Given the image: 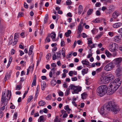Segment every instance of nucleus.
<instances>
[{
    "mask_svg": "<svg viewBox=\"0 0 122 122\" xmlns=\"http://www.w3.org/2000/svg\"><path fill=\"white\" fill-rule=\"evenodd\" d=\"M77 30L78 31V34H79L80 33V34L81 33V32L82 31V30L81 29V25H79L78 26Z\"/></svg>",
    "mask_w": 122,
    "mask_h": 122,
    "instance_id": "nucleus-25",
    "label": "nucleus"
},
{
    "mask_svg": "<svg viewBox=\"0 0 122 122\" xmlns=\"http://www.w3.org/2000/svg\"><path fill=\"white\" fill-rule=\"evenodd\" d=\"M107 76L110 82L114 79V76L112 74L107 75Z\"/></svg>",
    "mask_w": 122,
    "mask_h": 122,
    "instance_id": "nucleus-17",
    "label": "nucleus"
},
{
    "mask_svg": "<svg viewBox=\"0 0 122 122\" xmlns=\"http://www.w3.org/2000/svg\"><path fill=\"white\" fill-rule=\"evenodd\" d=\"M50 36L53 41H54L55 40L56 37V34L54 32H52Z\"/></svg>",
    "mask_w": 122,
    "mask_h": 122,
    "instance_id": "nucleus-16",
    "label": "nucleus"
},
{
    "mask_svg": "<svg viewBox=\"0 0 122 122\" xmlns=\"http://www.w3.org/2000/svg\"><path fill=\"white\" fill-rule=\"evenodd\" d=\"M104 106L102 107L100 110V112L102 115L106 113L107 111H112L114 114H117L120 110L119 107L116 105L113 101L109 102Z\"/></svg>",
    "mask_w": 122,
    "mask_h": 122,
    "instance_id": "nucleus-1",
    "label": "nucleus"
},
{
    "mask_svg": "<svg viewBox=\"0 0 122 122\" xmlns=\"http://www.w3.org/2000/svg\"><path fill=\"white\" fill-rule=\"evenodd\" d=\"M107 86L105 85H101L99 86L97 89L96 93L98 96L102 97L107 92Z\"/></svg>",
    "mask_w": 122,
    "mask_h": 122,
    "instance_id": "nucleus-3",
    "label": "nucleus"
},
{
    "mask_svg": "<svg viewBox=\"0 0 122 122\" xmlns=\"http://www.w3.org/2000/svg\"><path fill=\"white\" fill-rule=\"evenodd\" d=\"M101 4L100 2H97L95 4L96 7H99L101 5Z\"/></svg>",
    "mask_w": 122,
    "mask_h": 122,
    "instance_id": "nucleus-50",
    "label": "nucleus"
},
{
    "mask_svg": "<svg viewBox=\"0 0 122 122\" xmlns=\"http://www.w3.org/2000/svg\"><path fill=\"white\" fill-rule=\"evenodd\" d=\"M72 3V2L70 0H68L66 2V4L67 5H70Z\"/></svg>",
    "mask_w": 122,
    "mask_h": 122,
    "instance_id": "nucleus-36",
    "label": "nucleus"
},
{
    "mask_svg": "<svg viewBox=\"0 0 122 122\" xmlns=\"http://www.w3.org/2000/svg\"><path fill=\"white\" fill-rule=\"evenodd\" d=\"M91 38H88L87 39V40H88V44L89 45L90 44H92L93 43L92 41L91 40H88L90 39H91Z\"/></svg>",
    "mask_w": 122,
    "mask_h": 122,
    "instance_id": "nucleus-54",
    "label": "nucleus"
},
{
    "mask_svg": "<svg viewBox=\"0 0 122 122\" xmlns=\"http://www.w3.org/2000/svg\"><path fill=\"white\" fill-rule=\"evenodd\" d=\"M96 14L97 16H99L100 15L101 13L99 10H97L96 12Z\"/></svg>",
    "mask_w": 122,
    "mask_h": 122,
    "instance_id": "nucleus-43",
    "label": "nucleus"
},
{
    "mask_svg": "<svg viewBox=\"0 0 122 122\" xmlns=\"http://www.w3.org/2000/svg\"><path fill=\"white\" fill-rule=\"evenodd\" d=\"M33 97L32 96H29L27 100V102H30V101L32 99Z\"/></svg>",
    "mask_w": 122,
    "mask_h": 122,
    "instance_id": "nucleus-41",
    "label": "nucleus"
},
{
    "mask_svg": "<svg viewBox=\"0 0 122 122\" xmlns=\"http://www.w3.org/2000/svg\"><path fill=\"white\" fill-rule=\"evenodd\" d=\"M20 87V85H17L15 88L16 90H20L21 88Z\"/></svg>",
    "mask_w": 122,
    "mask_h": 122,
    "instance_id": "nucleus-40",
    "label": "nucleus"
},
{
    "mask_svg": "<svg viewBox=\"0 0 122 122\" xmlns=\"http://www.w3.org/2000/svg\"><path fill=\"white\" fill-rule=\"evenodd\" d=\"M24 7L27 9L28 8V5L26 4V3L24 2Z\"/></svg>",
    "mask_w": 122,
    "mask_h": 122,
    "instance_id": "nucleus-49",
    "label": "nucleus"
},
{
    "mask_svg": "<svg viewBox=\"0 0 122 122\" xmlns=\"http://www.w3.org/2000/svg\"><path fill=\"white\" fill-rule=\"evenodd\" d=\"M122 39V35H119L118 36H115L114 38V40L116 42H118L120 40Z\"/></svg>",
    "mask_w": 122,
    "mask_h": 122,
    "instance_id": "nucleus-11",
    "label": "nucleus"
},
{
    "mask_svg": "<svg viewBox=\"0 0 122 122\" xmlns=\"http://www.w3.org/2000/svg\"><path fill=\"white\" fill-rule=\"evenodd\" d=\"M104 78L105 81L106 83H108V82H110V80H109V79H108V78L107 76H105Z\"/></svg>",
    "mask_w": 122,
    "mask_h": 122,
    "instance_id": "nucleus-29",
    "label": "nucleus"
},
{
    "mask_svg": "<svg viewBox=\"0 0 122 122\" xmlns=\"http://www.w3.org/2000/svg\"><path fill=\"white\" fill-rule=\"evenodd\" d=\"M31 66H30L29 67L28 69H27V73L26 74L27 75H28V74H29L30 69V68H31Z\"/></svg>",
    "mask_w": 122,
    "mask_h": 122,
    "instance_id": "nucleus-56",
    "label": "nucleus"
},
{
    "mask_svg": "<svg viewBox=\"0 0 122 122\" xmlns=\"http://www.w3.org/2000/svg\"><path fill=\"white\" fill-rule=\"evenodd\" d=\"M117 45L115 43L111 44L108 46L109 50L112 52H114L117 50L116 48Z\"/></svg>",
    "mask_w": 122,
    "mask_h": 122,
    "instance_id": "nucleus-5",
    "label": "nucleus"
},
{
    "mask_svg": "<svg viewBox=\"0 0 122 122\" xmlns=\"http://www.w3.org/2000/svg\"><path fill=\"white\" fill-rule=\"evenodd\" d=\"M10 105H11L10 107V108L12 109H14L15 108V106L12 103H10Z\"/></svg>",
    "mask_w": 122,
    "mask_h": 122,
    "instance_id": "nucleus-39",
    "label": "nucleus"
},
{
    "mask_svg": "<svg viewBox=\"0 0 122 122\" xmlns=\"http://www.w3.org/2000/svg\"><path fill=\"white\" fill-rule=\"evenodd\" d=\"M65 45L64 42L63 41H61V46H64Z\"/></svg>",
    "mask_w": 122,
    "mask_h": 122,
    "instance_id": "nucleus-53",
    "label": "nucleus"
},
{
    "mask_svg": "<svg viewBox=\"0 0 122 122\" xmlns=\"http://www.w3.org/2000/svg\"><path fill=\"white\" fill-rule=\"evenodd\" d=\"M41 89L42 90H44L46 87V83L45 82L43 81L41 84Z\"/></svg>",
    "mask_w": 122,
    "mask_h": 122,
    "instance_id": "nucleus-21",
    "label": "nucleus"
},
{
    "mask_svg": "<svg viewBox=\"0 0 122 122\" xmlns=\"http://www.w3.org/2000/svg\"><path fill=\"white\" fill-rule=\"evenodd\" d=\"M96 30H97V29H96L95 28H93V29L92 30L91 32L93 34H95Z\"/></svg>",
    "mask_w": 122,
    "mask_h": 122,
    "instance_id": "nucleus-42",
    "label": "nucleus"
},
{
    "mask_svg": "<svg viewBox=\"0 0 122 122\" xmlns=\"http://www.w3.org/2000/svg\"><path fill=\"white\" fill-rule=\"evenodd\" d=\"M24 14L23 13L20 12H19L18 16V18L21 17Z\"/></svg>",
    "mask_w": 122,
    "mask_h": 122,
    "instance_id": "nucleus-38",
    "label": "nucleus"
},
{
    "mask_svg": "<svg viewBox=\"0 0 122 122\" xmlns=\"http://www.w3.org/2000/svg\"><path fill=\"white\" fill-rule=\"evenodd\" d=\"M122 61V58H117L115 59L114 60V64L117 67H120L121 63Z\"/></svg>",
    "mask_w": 122,
    "mask_h": 122,
    "instance_id": "nucleus-7",
    "label": "nucleus"
},
{
    "mask_svg": "<svg viewBox=\"0 0 122 122\" xmlns=\"http://www.w3.org/2000/svg\"><path fill=\"white\" fill-rule=\"evenodd\" d=\"M105 52L107 57H111L112 54L111 53L107 50H105Z\"/></svg>",
    "mask_w": 122,
    "mask_h": 122,
    "instance_id": "nucleus-23",
    "label": "nucleus"
},
{
    "mask_svg": "<svg viewBox=\"0 0 122 122\" xmlns=\"http://www.w3.org/2000/svg\"><path fill=\"white\" fill-rule=\"evenodd\" d=\"M74 91V94H78L81 90V87L79 86H76Z\"/></svg>",
    "mask_w": 122,
    "mask_h": 122,
    "instance_id": "nucleus-8",
    "label": "nucleus"
},
{
    "mask_svg": "<svg viewBox=\"0 0 122 122\" xmlns=\"http://www.w3.org/2000/svg\"><path fill=\"white\" fill-rule=\"evenodd\" d=\"M93 11V10L92 9H89L87 12V14L88 15H91L92 14Z\"/></svg>",
    "mask_w": 122,
    "mask_h": 122,
    "instance_id": "nucleus-27",
    "label": "nucleus"
},
{
    "mask_svg": "<svg viewBox=\"0 0 122 122\" xmlns=\"http://www.w3.org/2000/svg\"><path fill=\"white\" fill-rule=\"evenodd\" d=\"M122 25V23L121 22H117L114 24L113 27L115 28H117L120 27Z\"/></svg>",
    "mask_w": 122,
    "mask_h": 122,
    "instance_id": "nucleus-12",
    "label": "nucleus"
},
{
    "mask_svg": "<svg viewBox=\"0 0 122 122\" xmlns=\"http://www.w3.org/2000/svg\"><path fill=\"white\" fill-rule=\"evenodd\" d=\"M68 114L66 113H64L62 116V118H65L67 116Z\"/></svg>",
    "mask_w": 122,
    "mask_h": 122,
    "instance_id": "nucleus-57",
    "label": "nucleus"
},
{
    "mask_svg": "<svg viewBox=\"0 0 122 122\" xmlns=\"http://www.w3.org/2000/svg\"><path fill=\"white\" fill-rule=\"evenodd\" d=\"M54 53V54L53 56L52 57V59L53 60H55L56 59H57V56H56L55 54V52H53Z\"/></svg>",
    "mask_w": 122,
    "mask_h": 122,
    "instance_id": "nucleus-37",
    "label": "nucleus"
},
{
    "mask_svg": "<svg viewBox=\"0 0 122 122\" xmlns=\"http://www.w3.org/2000/svg\"><path fill=\"white\" fill-rule=\"evenodd\" d=\"M51 95L49 94L46 97V99L47 100H49L51 99Z\"/></svg>",
    "mask_w": 122,
    "mask_h": 122,
    "instance_id": "nucleus-32",
    "label": "nucleus"
},
{
    "mask_svg": "<svg viewBox=\"0 0 122 122\" xmlns=\"http://www.w3.org/2000/svg\"><path fill=\"white\" fill-rule=\"evenodd\" d=\"M81 63L83 65H86L87 67H88L89 65V62L86 60L82 61H81Z\"/></svg>",
    "mask_w": 122,
    "mask_h": 122,
    "instance_id": "nucleus-20",
    "label": "nucleus"
},
{
    "mask_svg": "<svg viewBox=\"0 0 122 122\" xmlns=\"http://www.w3.org/2000/svg\"><path fill=\"white\" fill-rule=\"evenodd\" d=\"M73 72L72 71H70L69 72V74L70 76H72L73 75Z\"/></svg>",
    "mask_w": 122,
    "mask_h": 122,
    "instance_id": "nucleus-58",
    "label": "nucleus"
},
{
    "mask_svg": "<svg viewBox=\"0 0 122 122\" xmlns=\"http://www.w3.org/2000/svg\"><path fill=\"white\" fill-rule=\"evenodd\" d=\"M75 25V23H71L70 24V27L71 28H72Z\"/></svg>",
    "mask_w": 122,
    "mask_h": 122,
    "instance_id": "nucleus-48",
    "label": "nucleus"
},
{
    "mask_svg": "<svg viewBox=\"0 0 122 122\" xmlns=\"http://www.w3.org/2000/svg\"><path fill=\"white\" fill-rule=\"evenodd\" d=\"M64 109L66 110L68 112V111H70L71 110V109L69 108L68 105L66 106L65 107Z\"/></svg>",
    "mask_w": 122,
    "mask_h": 122,
    "instance_id": "nucleus-34",
    "label": "nucleus"
},
{
    "mask_svg": "<svg viewBox=\"0 0 122 122\" xmlns=\"http://www.w3.org/2000/svg\"><path fill=\"white\" fill-rule=\"evenodd\" d=\"M64 83L63 84V86L64 88H67L68 87L67 85L66 84V82H64Z\"/></svg>",
    "mask_w": 122,
    "mask_h": 122,
    "instance_id": "nucleus-44",
    "label": "nucleus"
},
{
    "mask_svg": "<svg viewBox=\"0 0 122 122\" xmlns=\"http://www.w3.org/2000/svg\"><path fill=\"white\" fill-rule=\"evenodd\" d=\"M119 121L117 119H114L112 122H119Z\"/></svg>",
    "mask_w": 122,
    "mask_h": 122,
    "instance_id": "nucleus-64",
    "label": "nucleus"
},
{
    "mask_svg": "<svg viewBox=\"0 0 122 122\" xmlns=\"http://www.w3.org/2000/svg\"><path fill=\"white\" fill-rule=\"evenodd\" d=\"M99 83L100 84H106L104 78L102 77L99 80Z\"/></svg>",
    "mask_w": 122,
    "mask_h": 122,
    "instance_id": "nucleus-15",
    "label": "nucleus"
},
{
    "mask_svg": "<svg viewBox=\"0 0 122 122\" xmlns=\"http://www.w3.org/2000/svg\"><path fill=\"white\" fill-rule=\"evenodd\" d=\"M19 51L20 52V56H22L24 54V53L22 51L20 50Z\"/></svg>",
    "mask_w": 122,
    "mask_h": 122,
    "instance_id": "nucleus-59",
    "label": "nucleus"
},
{
    "mask_svg": "<svg viewBox=\"0 0 122 122\" xmlns=\"http://www.w3.org/2000/svg\"><path fill=\"white\" fill-rule=\"evenodd\" d=\"M82 68V66H80L78 67H77V69L78 70H80Z\"/></svg>",
    "mask_w": 122,
    "mask_h": 122,
    "instance_id": "nucleus-62",
    "label": "nucleus"
},
{
    "mask_svg": "<svg viewBox=\"0 0 122 122\" xmlns=\"http://www.w3.org/2000/svg\"><path fill=\"white\" fill-rule=\"evenodd\" d=\"M121 83V81L119 78L115 79L110 84V86L111 89L108 90L107 92V94L111 95L113 93L118 89Z\"/></svg>",
    "mask_w": 122,
    "mask_h": 122,
    "instance_id": "nucleus-2",
    "label": "nucleus"
},
{
    "mask_svg": "<svg viewBox=\"0 0 122 122\" xmlns=\"http://www.w3.org/2000/svg\"><path fill=\"white\" fill-rule=\"evenodd\" d=\"M119 15V13L115 11L112 14V17L114 19H116Z\"/></svg>",
    "mask_w": 122,
    "mask_h": 122,
    "instance_id": "nucleus-18",
    "label": "nucleus"
},
{
    "mask_svg": "<svg viewBox=\"0 0 122 122\" xmlns=\"http://www.w3.org/2000/svg\"><path fill=\"white\" fill-rule=\"evenodd\" d=\"M55 71H51L50 72H49V76L50 77H51L52 76V75L53 74V79H55V77H56V76H55Z\"/></svg>",
    "mask_w": 122,
    "mask_h": 122,
    "instance_id": "nucleus-13",
    "label": "nucleus"
},
{
    "mask_svg": "<svg viewBox=\"0 0 122 122\" xmlns=\"http://www.w3.org/2000/svg\"><path fill=\"white\" fill-rule=\"evenodd\" d=\"M70 90L69 88H67L65 93V95L66 96H67L69 94H70Z\"/></svg>",
    "mask_w": 122,
    "mask_h": 122,
    "instance_id": "nucleus-22",
    "label": "nucleus"
},
{
    "mask_svg": "<svg viewBox=\"0 0 122 122\" xmlns=\"http://www.w3.org/2000/svg\"><path fill=\"white\" fill-rule=\"evenodd\" d=\"M86 94L85 93H83L81 94V98L84 99L86 98Z\"/></svg>",
    "mask_w": 122,
    "mask_h": 122,
    "instance_id": "nucleus-35",
    "label": "nucleus"
},
{
    "mask_svg": "<svg viewBox=\"0 0 122 122\" xmlns=\"http://www.w3.org/2000/svg\"><path fill=\"white\" fill-rule=\"evenodd\" d=\"M61 51L60 50L58 52L56 53V54H57V59H59L61 58Z\"/></svg>",
    "mask_w": 122,
    "mask_h": 122,
    "instance_id": "nucleus-26",
    "label": "nucleus"
},
{
    "mask_svg": "<svg viewBox=\"0 0 122 122\" xmlns=\"http://www.w3.org/2000/svg\"><path fill=\"white\" fill-rule=\"evenodd\" d=\"M44 119V117L43 116H41L38 120V122H43Z\"/></svg>",
    "mask_w": 122,
    "mask_h": 122,
    "instance_id": "nucleus-24",
    "label": "nucleus"
},
{
    "mask_svg": "<svg viewBox=\"0 0 122 122\" xmlns=\"http://www.w3.org/2000/svg\"><path fill=\"white\" fill-rule=\"evenodd\" d=\"M6 93V91H5L4 92V93H3V92L2 95L1 99V102H2L1 104H2L4 103V102H8V101H9L11 98V97L12 95L11 92V91H10V95L8 99L7 98L6 96L5 95Z\"/></svg>",
    "mask_w": 122,
    "mask_h": 122,
    "instance_id": "nucleus-4",
    "label": "nucleus"
},
{
    "mask_svg": "<svg viewBox=\"0 0 122 122\" xmlns=\"http://www.w3.org/2000/svg\"><path fill=\"white\" fill-rule=\"evenodd\" d=\"M114 67L113 64L112 63H109L104 67V70L107 71L111 70Z\"/></svg>",
    "mask_w": 122,
    "mask_h": 122,
    "instance_id": "nucleus-6",
    "label": "nucleus"
},
{
    "mask_svg": "<svg viewBox=\"0 0 122 122\" xmlns=\"http://www.w3.org/2000/svg\"><path fill=\"white\" fill-rule=\"evenodd\" d=\"M117 75L118 76H119L121 75L122 71V68L121 67H118L116 70Z\"/></svg>",
    "mask_w": 122,
    "mask_h": 122,
    "instance_id": "nucleus-9",
    "label": "nucleus"
},
{
    "mask_svg": "<svg viewBox=\"0 0 122 122\" xmlns=\"http://www.w3.org/2000/svg\"><path fill=\"white\" fill-rule=\"evenodd\" d=\"M39 116V114L38 112L34 114V117H37Z\"/></svg>",
    "mask_w": 122,
    "mask_h": 122,
    "instance_id": "nucleus-63",
    "label": "nucleus"
},
{
    "mask_svg": "<svg viewBox=\"0 0 122 122\" xmlns=\"http://www.w3.org/2000/svg\"><path fill=\"white\" fill-rule=\"evenodd\" d=\"M72 53H71L69 54L68 55H66V58L67 59H68L69 58H70L71 57V55Z\"/></svg>",
    "mask_w": 122,
    "mask_h": 122,
    "instance_id": "nucleus-55",
    "label": "nucleus"
},
{
    "mask_svg": "<svg viewBox=\"0 0 122 122\" xmlns=\"http://www.w3.org/2000/svg\"><path fill=\"white\" fill-rule=\"evenodd\" d=\"M59 95L60 96H62L63 95V93L62 92H59L58 93Z\"/></svg>",
    "mask_w": 122,
    "mask_h": 122,
    "instance_id": "nucleus-52",
    "label": "nucleus"
},
{
    "mask_svg": "<svg viewBox=\"0 0 122 122\" xmlns=\"http://www.w3.org/2000/svg\"><path fill=\"white\" fill-rule=\"evenodd\" d=\"M39 93L38 92L36 91V94L35 95V98H36L38 96V95Z\"/></svg>",
    "mask_w": 122,
    "mask_h": 122,
    "instance_id": "nucleus-60",
    "label": "nucleus"
},
{
    "mask_svg": "<svg viewBox=\"0 0 122 122\" xmlns=\"http://www.w3.org/2000/svg\"><path fill=\"white\" fill-rule=\"evenodd\" d=\"M71 80L72 81H76L77 80V78L76 77H72L71 78Z\"/></svg>",
    "mask_w": 122,
    "mask_h": 122,
    "instance_id": "nucleus-47",
    "label": "nucleus"
},
{
    "mask_svg": "<svg viewBox=\"0 0 122 122\" xmlns=\"http://www.w3.org/2000/svg\"><path fill=\"white\" fill-rule=\"evenodd\" d=\"M11 54L13 55L15 52V50L13 49H12L11 50Z\"/></svg>",
    "mask_w": 122,
    "mask_h": 122,
    "instance_id": "nucleus-45",
    "label": "nucleus"
},
{
    "mask_svg": "<svg viewBox=\"0 0 122 122\" xmlns=\"http://www.w3.org/2000/svg\"><path fill=\"white\" fill-rule=\"evenodd\" d=\"M17 112H15L13 116L14 118L16 119L17 117Z\"/></svg>",
    "mask_w": 122,
    "mask_h": 122,
    "instance_id": "nucleus-51",
    "label": "nucleus"
},
{
    "mask_svg": "<svg viewBox=\"0 0 122 122\" xmlns=\"http://www.w3.org/2000/svg\"><path fill=\"white\" fill-rule=\"evenodd\" d=\"M56 80H53L51 81V83L52 86H54L56 84Z\"/></svg>",
    "mask_w": 122,
    "mask_h": 122,
    "instance_id": "nucleus-28",
    "label": "nucleus"
},
{
    "mask_svg": "<svg viewBox=\"0 0 122 122\" xmlns=\"http://www.w3.org/2000/svg\"><path fill=\"white\" fill-rule=\"evenodd\" d=\"M76 86L73 84H71L69 87L70 90H71V92L72 94H74V91Z\"/></svg>",
    "mask_w": 122,
    "mask_h": 122,
    "instance_id": "nucleus-10",
    "label": "nucleus"
},
{
    "mask_svg": "<svg viewBox=\"0 0 122 122\" xmlns=\"http://www.w3.org/2000/svg\"><path fill=\"white\" fill-rule=\"evenodd\" d=\"M82 34L83 35L82 36V37L83 38H85L87 37V36L85 33H82Z\"/></svg>",
    "mask_w": 122,
    "mask_h": 122,
    "instance_id": "nucleus-61",
    "label": "nucleus"
},
{
    "mask_svg": "<svg viewBox=\"0 0 122 122\" xmlns=\"http://www.w3.org/2000/svg\"><path fill=\"white\" fill-rule=\"evenodd\" d=\"M83 10V6L81 5H79L78 7V13L79 15H80Z\"/></svg>",
    "mask_w": 122,
    "mask_h": 122,
    "instance_id": "nucleus-14",
    "label": "nucleus"
},
{
    "mask_svg": "<svg viewBox=\"0 0 122 122\" xmlns=\"http://www.w3.org/2000/svg\"><path fill=\"white\" fill-rule=\"evenodd\" d=\"M51 53H49L47 54L46 56V58L47 60H48L49 58L51 57Z\"/></svg>",
    "mask_w": 122,
    "mask_h": 122,
    "instance_id": "nucleus-46",
    "label": "nucleus"
},
{
    "mask_svg": "<svg viewBox=\"0 0 122 122\" xmlns=\"http://www.w3.org/2000/svg\"><path fill=\"white\" fill-rule=\"evenodd\" d=\"M65 53V49L64 48H62V54L64 57H65L66 56Z\"/></svg>",
    "mask_w": 122,
    "mask_h": 122,
    "instance_id": "nucleus-31",
    "label": "nucleus"
},
{
    "mask_svg": "<svg viewBox=\"0 0 122 122\" xmlns=\"http://www.w3.org/2000/svg\"><path fill=\"white\" fill-rule=\"evenodd\" d=\"M46 102L43 100H41L39 102L38 104L40 106H42L45 105L46 104Z\"/></svg>",
    "mask_w": 122,
    "mask_h": 122,
    "instance_id": "nucleus-19",
    "label": "nucleus"
},
{
    "mask_svg": "<svg viewBox=\"0 0 122 122\" xmlns=\"http://www.w3.org/2000/svg\"><path fill=\"white\" fill-rule=\"evenodd\" d=\"M87 71L86 72V70L85 69H83L81 71L82 74L83 76H84L85 74L87 73Z\"/></svg>",
    "mask_w": 122,
    "mask_h": 122,
    "instance_id": "nucleus-33",
    "label": "nucleus"
},
{
    "mask_svg": "<svg viewBox=\"0 0 122 122\" xmlns=\"http://www.w3.org/2000/svg\"><path fill=\"white\" fill-rule=\"evenodd\" d=\"M17 41L18 40L16 38H14V41L12 43V45L14 46L17 43Z\"/></svg>",
    "mask_w": 122,
    "mask_h": 122,
    "instance_id": "nucleus-30",
    "label": "nucleus"
}]
</instances>
